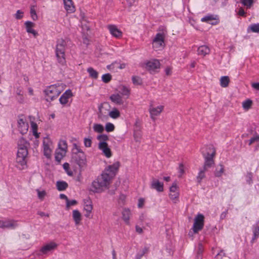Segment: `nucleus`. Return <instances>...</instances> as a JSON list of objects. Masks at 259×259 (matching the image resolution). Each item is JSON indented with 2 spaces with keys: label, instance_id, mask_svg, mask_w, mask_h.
I'll use <instances>...</instances> for the list:
<instances>
[{
  "label": "nucleus",
  "instance_id": "1",
  "mask_svg": "<svg viewBox=\"0 0 259 259\" xmlns=\"http://www.w3.org/2000/svg\"><path fill=\"white\" fill-rule=\"evenodd\" d=\"M29 143L24 139L21 138L18 142V151L16 159V166L20 169L26 167V158L28 155V148Z\"/></svg>",
  "mask_w": 259,
  "mask_h": 259
},
{
  "label": "nucleus",
  "instance_id": "2",
  "mask_svg": "<svg viewBox=\"0 0 259 259\" xmlns=\"http://www.w3.org/2000/svg\"><path fill=\"white\" fill-rule=\"evenodd\" d=\"M111 182L108 176L102 173L92 182L90 190L95 193H101L109 188Z\"/></svg>",
  "mask_w": 259,
  "mask_h": 259
},
{
  "label": "nucleus",
  "instance_id": "3",
  "mask_svg": "<svg viewBox=\"0 0 259 259\" xmlns=\"http://www.w3.org/2000/svg\"><path fill=\"white\" fill-rule=\"evenodd\" d=\"M64 90L62 84H54L47 88L44 91L47 101L51 102L56 99Z\"/></svg>",
  "mask_w": 259,
  "mask_h": 259
},
{
  "label": "nucleus",
  "instance_id": "4",
  "mask_svg": "<svg viewBox=\"0 0 259 259\" xmlns=\"http://www.w3.org/2000/svg\"><path fill=\"white\" fill-rule=\"evenodd\" d=\"M67 42L63 39H58L56 46V56L58 62L63 65L66 63L65 51Z\"/></svg>",
  "mask_w": 259,
  "mask_h": 259
},
{
  "label": "nucleus",
  "instance_id": "5",
  "mask_svg": "<svg viewBox=\"0 0 259 259\" xmlns=\"http://www.w3.org/2000/svg\"><path fill=\"white\" fill-rule=\"evenodd\" d=\"M166 34V29L162 28L160 31L156 34L152 41V47L155 51H160L164 48V39Z\"/></svg>",
  "mask_w": 259,
  "mask_h": 259
},
{
  "label": "nucleus",
  "instance_id": "6",
  "mask_svg": "<svg viewBox=\"0 0 259 259\" xmlns=\"http://www.w3.org/2000/svg\"><path fill=\"white\" fill-rule=\"evenodd\" d=\"M207 150L206 153L203 154L205 159L203 168L206 169L207 167H209L214 164L213 157L215 155V150L213 146H209Z\"/></svg>",
  "mask_w": 259,
  "mask_h": 259
},
{
  "label": "nucleus",
  "instance_id": "7",
  "mask_svg": "<svg viewBox=\"0 0 259 259\" xmlns=\"http://www.w3.org/2000/svg\"><path fill=\"white\" fill-rule=\"evenodd\" d=\"M58 244L55 241H50L44 244L40 248L37 255H47L52 253L58 247Z\"/></svg>",
  "mask_w": 259,
  "mask_h": 259
},
{
  "label": "nucleus",
  "instance_id": "8",
  "mask_svg": "<svg viewBox=\"0 0 259 259\" xmlns=\"http://www.w3.org/2000/svg\"><path fill=\"white\" fill-rule=\"evenodd\" d=\"M120 166V163L117 161L112 164L108 165L102 172L108 176L110 180H112L118 171Z\"/></svg>",
  "mask_w": 259,
  "mask_h": 259
},
{
  "label": "nucleus",
  "instance_id": "9",
  "mask_svg": "<svg viewBox=\"0 0 259 259\" xmlns=\"http://www.w3.org/2000/svg\"><path fill=\"white\" fill-rule=\"evenodd\" d=\"M53 149V143L48 137H45L43 140V150L44 155L47 158H50Z\"/></svg>",
  "mask_w": 259,
  "mask_h": 259
},
{
  "label": "nucleus",
  "instance_id": "10",
  "mask_svg": "<svg viewBox=\"0 0 259 259\" xmlns=\"http://www.w3.org/2000/svg\"><path fill=\"white\" fill-rule=\"evenodd\" d=\"M164 109V106L158 105L154 106L152 104H151L149 108V112L150 115V118L153 121L156 120V117L162 112Z\"/></svg>",
  "mask_w": 259,
  "mask_h": 259
},
{
  "label": "nucleus",
  "instance_id": "11",
  "mask_svg": "<svg viewBox=\"0 0 259 259\" xmlns=\"http://www.w3.org/2000/svg\"><path fill=\"white\" fill-rule=\"evenodd\" d=\"M160 63L158 60L152 59L144 64V67L151 73L155 72L160 68Z\"/></svg>",
  "mask_w": 259,
  "mask_h": 259
},
{
  "label": "nucleus",
  "instance_id": "12",
  "mask_svg": "<svg viewBox=\"0 0 259 259\" xmlns=\"http://www.w3.org/2000/svg\"><path fill=\"white\" fill-rule=\"evenodd\" d=\"M17 124L18 129L21 134H24L27 132L29 125L25 117L19 116L17 120Z\"/></svg>",
  "mask_w": 259,
  "mask_h": 259
},
{
  "label": "nucleus",
  "instance_id": "13",
  "mask_svg": "<svg viewBox=\"0 0 259 259\" xmlns=\"http://www.w3.org/2000/svg\"><path fill=\"white\" fill-rule=\"evenodd\" d=\"M204 226V216L202 214H198L194 219V223L193 226V230L196 233L201 230Z\"/></svg>",
  "mask_w": 259,
  "mask_h": 259
},
{
  "label": "nucleus",
  "instance_id": "14",
  "mask_svg": "<svg viewBox=\"0 0 259 259\" xmlns=\"http://www.w3.org/2000/svg\"><path fill=\"white\" fill-rule=\"evenodd\" d=\"M169 196L174 203H176L179 201V192L176 183H174L170 187Z\"/></svg>",
  "mask_w": 259,
  "mask_h": 259
},
{
  "label": "nucleus",
  "instance_id": "15",
  "mask_svg": "<svg viewBox=\"0 0 259 259\" xmlns=\"http://www.w3.org/2000/svg\"><path fill=\"white\" fill-rule=\"evenodd\" d=\"M28 119L30 123V128L32 134L36 139H38L39 137L40 133L37 132L38 126L35 122V118L34 116H29Z\"/></svg>",
  "mask_w": 259,
  "mask_h": 259
},
{
  "label": "nucleus",
  "instance_id": "16",
  "mask_svg": "<svg viewBox=\"0 0 259 259\" xmlns=\"http://www.w3.org/2000/svg\"><path fill=\"white\" fill-rule=\"evenodd\" d=\"M17 226L16 221L14 220H0V228L3 229H14Z\"/></svg>",
  "mask_w": 259,
  "mask_h": 259
},
{
  "label": "nucleus",
  "instance_id": "17",
  "mask_svg": "<svg viewBox=\"0 0 259 259\" xmlns=\"http://www.w3.org/2000/svg\"><path fill=\"white\" fill-rule=\"evenodd\" d=\"M73 158L80 167L83 166L85 164L86 156L84 152L73 154Z\"/></svg>",
  "mask_w": 259,
  "mask_h": 259
},
{
  "label": "nucleus",
  "instance_id": "18",
  "mask_svg": "<svg viewBox=\"0 0 259 259\" xmlns=\"http://www.w3.org/2000/svg\"><path fill=\"white\" fill-rule=\"evenodd\" d=\"M98 148L107 158H110L112 156V152L107 143H99Z\"/></svg>",
  "mask_w": 259,
  "mask_h": 259
},
{
  "label": "nucleus",
  "instance_id": "19",
  "mask_svg": "<svg viewBox=\"0 0 259 259\" xmlns=\"http://www.w3.org/2000/svg\"><path fill=\"white\" fill-rule=\"evenodd\" d=\"M110 34L116 38H120L122 36V32L114 25H109L108 26Z\"/></svg>",
  "mask_w": 259,
  "mask_h": 259
},
{
  "label": "nucleus",
  "instance_id": "20",
  "mask_svg": "<svg viewBox=\"0 0 259 259\" xmlns=\"http://www.w3.org/2000/svg\"><path fill=\"white\" fill-rule=\"evenodd\" d=\"M109 99L112 102L117 105H121L124 103L122 96L118 93L112 94L110 96Z\"/></svg>",
  "mask_w": 259,
  "mask_h": 259
},
{
  "label": "nucleus",
  "instance_id": "21",
  "mask_svg": "<svg viewBox=\"0 0 259 259\" xmlns=\"http://www.w3.org/2000/svg\"><path fill=\"white\" fill-rule=\"evenodd\" d=\"M72 96V93L70 90H67L60 98L59 101L62 105H65L68 102V100Z\"/></svg>",
  "mask_w": 259,
  "mask_h": 259
},
{
  "label": "nucleus",
  "instance_id": "22",
  "mask_svg": "<svg viewBox=\"0 0 259 259\" xmlns=\"http://www.w3.org/2000/svg\"><path fill=\"white\" fill-rule=\"evenodd\" d=\"M83 209L85 211L84 216L86 218H90L91 213L93 210V205L90 200L84 202Z\"/></svg>",
  "mask_w": 259,
  "mask_h": 259
},
{
  "label": "nucleus",
  "instance_id": "23",
  "mask_svg": "<svg viewBox=\"0 0 259 259\" xmlns=\"http://www.w3.org/2000/svg\"><path fill=\"white\" fill-rule=\"evenodd\" d=\"M26 31L29 33H31L35 37L38 35L37 32L33 29L35 24L31 21H26L25 23Z\"/></svg>",
  "mask_w": 259,
  "mask_h": 259
},
{
  "label": "nucleus",
  "instance_id": "24",
  "mask_svg": "<svg viewBox=\"0 0 259 259\" xmlns=\"http://www.w3.org/2000/svg\"><path fill=\"white\" fill-rule=\"evenodd\" d=\"M65 9L68 13H73L75 9L72 0H63Z\"/></svg>",
  "mask_w": 259,
  "mask_h": 259
},
{
  "label": "nucleus",
  "instance_id": "25",
  "mask_svg": "<svg viewBox=\"0 0 259 259\" xmlns=\"http://www.w3.org/2000/svg\"><path fill=\"white\" fill-rule=\"evenodd\" d=\"M151 188L156 190L158 192H162L163 191V184L158 180H153L151 182Z\"/></svg>",
  "mask_w": 259,
  "mask_h": 259
},
{
  "label": "nucleus",
  "instance_id": "26",
  "mask_svg": "<svg viewBox=\"0 0 259 259\" xmlns=\"http://www.w3.org/2000/svg\"><path fill=\"white\" fill-rule=\"evenodd\" d=\"M72 218L75 222V225L77 226L80 224L81 221V214L78 210H73Z\"/></svg>",
  "mask_w": 259,
  "mask_h": 259
},
{
  "label": "nucleus",
  "instance_id": "27",
  "mask_svg": "<svg viewBox=\"0 0 259 259\" xmlns=\"http://www.w3.org/2000/svg\"><path fill=\"white\" fill-rule=\"evenodd\" d=\"M125 67L126 64L125 63L119 64L118 63L115 62L110 65H108L107 68L110 70L117 71V69H122L125 68Z\"/></svg>",
  "mask_w": 259,
  "mask_h": 259
},
{
  "label": "nucleus",
  "instance_id": "28",
  "mask_svg": "<svg viewBox=\"0 0 259 259\" xmlns=\"http://www.w3.org/2000/svg\"><path fill=\"white\" fill-rule=\"evenodd\" d=\"M107 112L104 111V107L101 105L99 107L98 118L102 121L106 120L108 119Z\"/></svg>",
  "mask_w": 259,
  "mask_h": 259
},
{
  "label": "nucleus",
  "instance_id": "29",
  "mask_svg": "<svg viewBox=\"0 0 259 259\" xmlns=\"http://www.w3.org/2000/svg\"><path fill=\"white\" fill-rule=\"evenodd\" d=\"M198 54L205 56L210 52L209 48L206 46H201L198 48Z\"/></svg>",
  "mask_w": 259,
  "mask_h": 259
},
{
  "label": "nucleus",
  "instance_id": "30",
  "mask_svg": "<svg viewBox=\"0 0 259 259\" xmlns=\"http://www.w3.org/2000/svg\"><path fill=\"white\" fill-rule=\"evenodd\" d=\"M122 219L126 224H129L130 217L131 215V211L130 209L125 208L122 212Z\"/></svg>",
  "mask_w": 259,
  "mask_h": 259
},
{
  "label": "nucleus",
  "instance_id": "31",
  "mask_svg": "<svg viewBox=\"0 0 259 259\" xmlns=\"http://www.w3.org/2000/svg\"><path fill=\"white\" fill-rule=\"evenodd\" d=\"M66 152L61 151L60 149H57L55 152V159L56 161L60 162L61 159L66 155Z\"/></svg>",
  "mask_w": 259,
  "mask_h": 259
},
{
  "label": "nucleus",
  "instance_id": "32",
  "mask_svg": "<svg viewBox=\"0 0 259 259\" xmlns=\"http://www.w3.org/2000/svg\"><path fill=\"white\" fill-rule=\"evenodd\" d=\"M230 82V79L228 76H222L220 78V85L223 88H226Z\"/></svg>",
  "mask_w": 259,
  "mask_h": 259
},
{
  "label": "nucleus",
  "instance_id": "33",
  "mask_svg": "<svg viewBox=\"0 0 259 259\" xmlns=\"http://www.w3.org/2000/svg\"><path fill=\"white\" fill-rule=\"evenodd\" d=\"M108 115L112 118L117 119L120 116V113L117 108H114L111 111L109 112Z\"/></svg>",
  "mask_w": 259,
  "mask_h": 259
},
{
  "label": "nucleus",
  "instance_id": "34",
  "mask_svg": "<svg viewBox=\"0 0 259 259\" xmlns=\"http://www.w3.org/2000/svg\"><path fill=\"white\" fill-rule=\"evenodd\" d=\"M56 186L59 191H64L68 187V184L64 181H58L56 183Z\"/></svg>",
  "mask_w": 259,
  "mask_h": 259
},
{
  "label": "nucleus",
  "instance_id": "35",
  "mask_svg": "<svg viewBox=\"0 0 259 259\" xmlns=\"http://www.w3.org/2000/svg\"><path fill=\"white\" fill-rule=\"evenodd\" d=\"M87 71L89 74L90 77L93 79H97L98 77V72L92 67H89L87 69Z\"/></svg>",
  "mask_w": 259,
  "mask_h": 259
},
{
  "label": "nucleus",
  "instance_id": "36",
  "mask_svg": "<svg viewBox=\"0 0 259 259\" xmlns=\"http://www.w3.org/2000/svg\"><path fill=\"white\" fill-rule=\"evenodd\" d=\"M93 129L95 133H102L104 131V127L101 124L94 123L93 126Z\"/></svg>",
  "mask_w": 259,
  "mask_h": 259
},
{
  "label": "nucleus",
  "instance_id": "37",
  "mask_svg": "<svg viewBox=\"0 0 259 259\" xmlns=\"http://www.w3.org/2000/svg\"><path fill=\"white\" fill-rule=\"evenodd\" d=\"M58 149L66 153L67 150V142L65 140H61L58 144Z\"/></svg>",
  "mask_w": 259,
  "mask_h": 259
},
{
  "label": "nucleus",
  "instance_id": "38",
  "mask_svg": "<svg viewBox=\"0 0 259 259\" xmlns=\"http://www.w3.org/2000/svg\"><path fill=\"white\" fill-rule=\"evenodd\" d=\"M224 172V168L223 165L220 164L218 167L216 168V170L214 172V175L217 177H221Z\"/></svg>",
  "mask_w": 259,
  "mask_h": 259
},
{
  "label": "nucleus",
  "instance_id": "39",
  "mask_svg": "<svg viewBox=\"0 0 259 259\" xmlns=\"http://www.w3.org/2000/svg\"><path fill=\"white\" fill-rule=\"evenodd\" d=\"M252 104V101L251 100L248 99L242 103V107L244 110H248L251 108Z\"/></svg>",
  "mask_w": 259,
  "mask_h": 259
},
{
  "label": "nucleus",
  "instance_id": "40",
  "mask_svg": "<svg viewBox=\"0 0 259 259\" xmlns=\"http://www.w3.org/2000/svg\"><path fill=\"white\" fill-rule=\"evenodd\" d=\"M97 140L99 141V143H107L106 141L108 140V137L105 134H101L97 137Z\"/></svg>",
  "mask_w": 259,
  "mask_h": 259
},
{
  "label": "nucleus",
  "instance_id": "41",
  "mask_svg": "<svg viewBox=\"0 0 259 259\" xmlns=\"http://www.w3.org/2000/svg\"><path fill=\"white\" fill-rule=\"evenodd\" d=\"M206 169H203L202 170H200L198 175L197 177V181L200 183L202 180L205 177V172L206 171Z\"/></svg>",
  "mask_w": 259,
  "mask_h": 259
},
{
  "label": "nucleus",
  "instance_id": "42",
  "mask_svg": "<svg viewBox=\"0 0 259 259\" xmlns=\"http://www.w3.org/2000/svg\"><path fill=\"white\" fill-rule=\"evenodd\" d=\"M36 192L37 193L38 198L41 200H44L47 195L46 192L45 190L40 191L38 189L36 190Z\"/></svg>",
  "mask_w": 259,
  "mask_h": 259
},
{
  "label": "nucleus",
  "instance_id": "43",
  "mask_svg": "<svg viewBox=\"0 0 259 259\" xmlns=\"http://www.w3.org/2000/svg\"><path fill=\"white\" fill-rule=\"evenodd\" d=\"M105 128L106 132H111L114 130L115 126L113 124L110 122H108L106 124Z\"/></svg>",
  "mask_w": 259,
  "mask_h": 259
},
{
  "label": "nucleus",
  "instance_id": "44",
  "mask_svg": "<svg viewBox=\"0 0 259 259\" xmlns=\"http://www.w3.org/2000/svg\"><path fill=\"white\" fill-rule=\"evenodd\" d=\"M83 144L85 147H91L92 144V140L91 138H84L83 139Z\"/></svg>",
  "mask_w": 259,
  "mask_h": 259
},
{
  "label": "nucleus",
  "instance_id": "45",
  "mask_svg": "<svg viewBox=\"0 0 259 259\" xmlns=\"http://www.w3.org/2000/svg\"><path fill=\"white\" fill-rule=\"evenodd\" d=\"M134 140L136 142H140L142 138V134L140 131L135 132L134 134Z\"/></svg>",
  "mask_w": 259,
  "mask_h": 259
},
{
  "label": "nucleus",
  "instance_id": "46",
  "mask_svg": "<svg viewBox=\"0 0 259 259\" xmlns=\"http://www.w3.org/2000/svg\"><path fill=\"white\" fill-rule=\"evenodd\" d=\"M102 81L105 83H108L111 79V75L109 73L103 74L102 76Z\"/></svg>",
  "mask_w": 259,
  "mask_h": 259
},
{
  "label": "nucleus",
  "instance_id": "47",
  "mask_svg": "<svg viewBox=\"0 0 259 259\" xmlns=\"http://www.w3.org/2000/svg\"><path fill=\"white\" fill-rule=\"evenodd\" d=\"M250 30L254 32H259V23L253 24L249 26Z\"/></svg>",
  "mask_w": 259,
  "mask_h": 259
},
{
  "label": "nucleus",
  "instance_id": "48",
  "mask_svg": "<svg viewBox=\"0 0 259 259\" xmlns=\"http://www.w3.org/2000/svg\"><path fill=\"white\" fill-rule=\"evenodd\" d=\"M214 18L212 15L206 16L201 19V21L210 23L212 20H214Z\"/></svg>",
  "mask_w": 259,
  "mask_h": 259
},
{
  "label": "nucleus",
  "instance_id": "49",
  "mask_svg": "<svg viewBox=\"0 0 259 259\" xmlns=\"http://www.w3.org/2000/svg\"><path fill=\"white\" fill-rule=\"evenodd\" d=\"M132 81L133 83L136 85H139L142 83V80L141 78L138 76H133Z\"/></svg>",
  "mask_w": 259,
  "mask_h": 259
},
{
  "label": "nucleus",
  "instance_id": "50",
  "mask_svg": "<svg viewBox=\"0 0 259 259\" xmlns=\"http://www.w3.org/2000/svg\"><path fill=\"white\" fill-rule=\"evenodd\" d=\"M253 0H242V4L246 6L247 8H249L253 4Z\"/></svg>",
  "mask_w": 259,
  "mask_h": 259
},
{
  "label": "nucleus",
  "instance_id": "51",
  "mask_svg": "<svg viewBox=\"0 0 259 259\" xmlns=\"http://www.w3.org/2000/svg\"><path fill=\"white\" fill-rule=\"evenodd\" d=\"M178 171L179 173V177H181L184 174V166L182 163H180L179 166Z\"/></svg>",
  "mask_w": 259,
  "mask_h": 259
},
{
  "label": "nucleus",
  "instance_id": "52",
  "mask_svg": "<svg viewBox=\"0 0 259 259\" xmlns=\"http://www.w3.org/2000/svg\"><path fill=\"white\" fill-rule=\"evenodd\" d=\"M23 12L21 10H18L15 15V17L16 19H21L23 17Z\"/></svg>",
  "mask_w": 259,
  "mask_h": 259
},
{
  "label": "nucleus",
  "instance_id": "53",
  "mask_svg": "<svg viewBox=\"0 0 259 259\" xmlns=\"http://www.w3.org/2000/svg\"><path fill=\"white\" fill-rule=\"evenodd\" d=\"M77 204V201L75 200H69L68 199V201H66V207L69 209L70 206L74 205Z\"/></svg>",
  "mask_w": 259,
  "mask_h": 259
},
{
  "label": "nucleus",
  "instance_id": "54",
  "mask_svg": "<svg viewBox=\"0 0 259 259\" xmlns=\"http://www.w3.org/2000/svg\"><path fill=\"white\" fill-rule=\"evenodd\" d=\"M73 150V154H78V153H80V152H83L82 150L81 149V148L79 147H78L76 144L74 145Z\"/></svg>",
  "mask_w": 259,
  "mask_h": 259
},
{
  "label": "nucleus",
  "instance_id": "55",
  "mask_svg": "<svg viewBox=\"0 0 259 259\" xmlns=\"http://www.w3.org/2000/svg\"><path fill=\"white\" fill-rule=\"evenodd\" d=\"M122 91V95L126 96L127 97H128L130 95V90L128 89H127V88H126L125 87H123Z\"/></svg>",
  "mask_w": 259,
  "mask_h": 259
},
{
  "label": "nucleus",
  "instance_id": "56",
  "mask_svg": "<svg viewBox=\"0 0 259 259\" xmlns=\"http://www.w3.org/2000/svg\"><path fill=\"white\" fill-rule=\"evenodd\" d=\"M30 14H31V17L33 20H36L37 19V16L36 12L34 9H31Z\"/></svg>",
  "mask_w": 259,
  "mask_h": 259
},
{
  "label": "nucleus",
  "instance_id": "57",
  "mask_svg": "<svg viewBox=\"0 0 259 259\" xmlns=\"http://www.w3.org/2000/svg\"><path fill=\"white\" fill-rule=\"evenodd\" d=\"M254 238L257 237L259 235V225H256L253 230Z\"/></svg>",
  "mask_w": 259,
  "mask_h": 259
},
{
  "label": "nucleus",
  "instance_id": "58",
  "mask_svg": "<svg viewBox=\"0 0 259 259\" xmlns=\"http://www.w3.org/2000/svg\"><path fill=\"white\" fill-rule=\"evenodd\" d=\"M259 141V136H256L251 138L249 140V145H250L252 143H253L254 142H255L256 141Z\"/></svg>",
  "mask_w": 259,
  "mask_h": 259
},
{
  "label": "nucleus",
  "instance_id": "59",
  "mask_svg": "<svg viewBox=\"0 0 259 259\" xmlns=\"http://www.w3.org/2000/svg\"><path fill=\"white\" fill-rule=\"evenodd\" d=\"M147 251V249H145V250H143V252L141 253H138L136 255V258L137 259H141V258L144 255V254L145 253V252Z\"/></svg>",
  "mask_w": 259,
  "mask_h": 259
},
{
  "label": "nucleus",
  "instance_id": "60",
  "mask_svg": "<svg viewBox=\"0 0 259 259\" xmlns=\"http://www.w3.org/2000/svg\"><path fill=\"white\" fill-rule=\"evenodd\" d=\"M165 72L167 75H170L171 73V68L170 67H166L165 69Z\"/></svg>",
  "mask_w": 259,
  "mask_h": 259
},
{
  "label": "nucleus",
  "instance_id": "61",
  "mask_svg": "<svg viewBox=\"0 0 259 259\" xmlns=\"http://www.w3.org/2000/svg\"><path fill=\"white\" fill-rule=\"evenodd\" d=\"M144 200L143 198H140L139 200L138 206L139 207H142L144 205Z\"/></svg>",
  "mask_w": 259,
  "mask_h": 259
},
{
  "label": "nucleus",
  "instance_id": "62",
  "mask_svg": "<svg viewBox=\"0 0 259 259\" xmlns=\"http://www.w3.org/2000/svg\"><path fill=\"white\" fill-rule=\"evenodd\" d=\"M251 85L252 88L259 91V82L253 83Z\"/></svg>",
  "mask_w": 259,
  "mask_h": 259
},
{
  "label": "nucleus",
  "instance_id": "63",
  "mask_svg": "<svg viewBox=\"0 0 259 259\" xmlns=\"http://www.w3.org/2000/svg\"><path fill=\"white\" fill-rule=\"evenodd\" d=\"M245 12L242 8H240L238 11V14L240 16H244L245 15Z\"/></svg>",
  "mask_w": 259,
  "mask_h": 259
},
{
  "label": "nucleus",
  "instance_id": "64",
  "mask_svg": "<svg viewBox=\"0 0 259 259\" xmlns=\"http://www.w3.org/2000/svg\"><path fill=\"white\" fill-rule=\"evenodd\" d=\"M136 231L138 233H139V234H141V233H142L143 232L142 229L141 227H139V226H136Z\"/></svg>",
  "mask_w": 259,
  "mask_h": 259
}]
</instances>
